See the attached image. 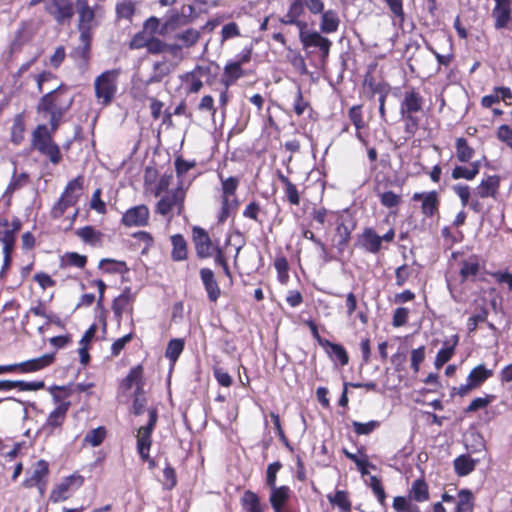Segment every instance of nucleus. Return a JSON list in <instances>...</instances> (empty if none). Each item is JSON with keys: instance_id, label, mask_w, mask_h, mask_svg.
<instances>
[{"instance_id": "f257e3e1", "label": "nucleus", "mask_w": 512, "mask_h": 512, "mask_svg": "<svg viewBox=\"0 0 512 512\" xmlns=\"http://www.w3.org/2000/svg\"><path fill=\"white\" fill-rule=\"evenodd\" d=\"M252 47L244 48L234 59L227 61L221 74L220 83L223 87H231L238 80L255 74V67L251 64Z\"/></svg>"}, {"instance_id": "f03ea898", "label": "nucleus", "mask_w": 512, "mask_h": 512, "mask_svg": "<svg viewBox=\"0 0 512 512\" xmlns=\"http://www.w3.org/2000/svg\"><path fill=\"white\" fill-rule=\"evenodd\" d=\"M158 422V409L157 407H150L148 409V422L146 425L140 426L137 429L136 437V450L142 462L148 464V468L153 470L157 467L154 458L150 456V450L153 444L152 435Z\"/></svg>"}, {"instance_id": "7ed1b4c3", "label": "nucleus", "mask_w": 512, "mask_h": 512, "mask_svg": "<svg viewBox=\"0 0 512 512\" xmlns=\"http://www.w3.org/2000/svg\"><path fill=\"white\" fill-rule=\"evenodd\" d=\"M67 93V87L61 84L44 94L36 106L37 113L45 116L65 115L73 103V99L68 98Z\"/></svg>"}, {"instance_id": "20e7f679", "label": "nucleus", "mask_w": 512, "mask_h": 512, "mask_svg": "<svg viewBox=\"0 0 512 512\" xmlns=\"http://www.w3.org/2000/svg\"><path fill=\"white\" fill-rule=\"evenodd\" d=\"M221 182V207L217 213V222L224 224L230 217L231 213L236 211L239 206V201L236 197V192L240 184V179L236 176L225 178L221 172L217 173Z\"/></svg>"}, {"instance_id": "39448f33", "label": "nucleus", "mask_w": 512, "mask_h": 512, "mask_svg": "<svg viewBox=\"0 0 512 512\" xmlns=\"http://www.w3.org/2000/svg\"><path fill=\"white\" fill-rule=\"evenodd\" d=\"M84 188V176L78 175L68 181L58 200L50 209V217L54 220L61 218L68 208L75 206Z\"/></svg>"}, {"instance_id": "423d86ee", "label": "nucleus", "mask_w": 512, "mask_h": 512, "mask_svg": "<svg viewBox=\"0 0 512 512\" xmlns=\"http://www.w3.org/2000/svg\"><path fill=\"white\" fill-rule=\"evenodd\" d=\"M31 146L47 157L53 165H58L62 161L60 147L54 142L52 133L45 124H39L33 130Z\"/></svg>"}, {"instance_id": "0eeeda50", "label": "nucleus", "mask_w": 512, "mask_h": 512, "mask_svg": "<svg viewBox=\"0 0 512 512\" xmlns=\"http://www.w3.org/2000/svg\"><path fill=\"white\" fill-rule=\"evenodd\" d=\"M332 225H334L336 247L339 250H344L349 245L352 232L357 227V219L350 208L338 210Z\"/></svg>"}, {"instance_id": "6e6552de", "label": "nucleus", "mask_w": 512, "mask_h": 512, "mask_svg": "<svg viewBox=\"0 0 512 512\" xmlns=\"http://www.w3.org/2000/svg\"><path fill=\"white\" fill-rule=\"evenodd\" d=\"M119 74L118 69H112L102 72L95 78V97L103 107L109 106L115 98L118 89L117 79Z\"/></svg>"}, {"instance_id": "1a4fd4ad", "label": "nucleus", "mask_w": 512, "mask_h": 512, "mask_svg": "<svg viewBox=\"0 0 512 512\" xmlns=\"http://www.w3.org/2000/svg\"><path fill=\"white\" fill-rule=\"evenodd\" d=\"M192 242L199 259L214 258L215 260L219 254L224 253L219 240H212L209 233L200 226L192 228Z\"/></svg>"}, {"instance_id": "9d476101", "label": "nucleus", "mask_w": 512, "mask_h": 512, "mask_svg": "<svg viewBox=\"0 0 512 512\" xmlns=\"http://www.w3.org/2000/svg\"><path fill=\"white\" fill-rule=\"evenodd\" d=\"M85 483V477L74 471L72 474L65 476L60 482L56 483L49 494V501L53 504L64 502L80 489Z\"/></svg>"}, {"instance_id": "9b49d317", "label": "nucleus", "mask_w": 512, "mask_h": 512, "mask_svg": "<svg viewBox=\"0 0 512 512\" xmlns=\"http://www.w3.org/2000/svg\"><path fill=\"white\" fill-rule=\"evenodd\" d=\"M185 198V190L181 186H178L167 192L158 200L155 205V212L171 219L173 217V211L176 210V215L181 216L185 212Z\"/></svg>"}, {"instance_id": "f8f14e48", "label": "nucleus", "mask_w": 512, "mask_h": 512, "mask_svg": "<svg viewBox=\"0 0 512 512\" xmlns=\"http://www.w3.org/2000/svg\"><path fill=\"white\" fill-rule=\"evenodd\" d=\"M395 229L390 228L380 236L374 228L365 227L357 236L356 245L367 253L377 255L382 249V243H392L395 239Z\"/></svg>"}, {"instance_id": "ddd939ff", "label": "nucleus", "mask_w": 512, "mask_h": 512, "mask_svg": "<svg viewBox=\"0 0 512 512\" xmlns=\"http://www.w3.org/2000/svg\"><path fill=\"white\" fill-rule=\"evenodd\" d=\"M306 6L312 13H320L323 10L321 0H293L288 13L283 17L282 22L295 27L299 32H309L307 24L300 20L299 17Z\"/></svg>"}, {"instance_id": "4468645a", "label": "nucleus", "mask_w": 512, "mask_h": 512, "mask_svg": "<svg viewBox=\"0 0 512 512\" xmlns=\"http://www.w3.org/2000/svg\"><path fill=\"white\" fill-rule=\"evenodd\" d=\"M50 393L52 394L54 403L57 406L49 413L44 423V428L49 429L52 433L56 429H61L66 418L67 413L70 409L71 402L70 401H62L61 397L57 394V392L66 391V387L64 386H53L50 387Z\"/></svg>"}, {"instance_id": "2eb2a0df", "label": "nucleus", "mask_w": 512, "mask_h": 512, "mask_svg": "<svg viewBox=\"0 0 512 512\" xmlns=\"http://www.w3.org/2000/svg\"><path fill=\"white\" fill-rule=\"evenodd\" d=\"M178 36V40L182 42L181 44H168L153 37V34H149L146 49L151 54L167 52L173 56H177L183 46L190 47L194 45L198 41L200 34H178Z\"/></svg>"}, {"instance_id": "dca6fc26", "label": "nucleus", "mask_w": 512, "mask_h": 512, "mask_svg": "<svg viewBox=\"0 0 512 512\" xmlns=\"http://www.w3.org/2000/svg\"><path fill=\"white\" fill-rule=\"evenodd\" d=\"M212 66V63L198 64L180 77L187 93H198L203 88L202 79L211 84V78L214 77Z\"/></svg>"}, {"instance_id": "f3484780", "label": "nucleus", "mask_w": 512, "mask_h": 512, "mask_svg": "<svg viewBox=\"0 0 512 512\" xmlns=\"http://www.w3.org/2000/svg\"><path fill=\"white\" fill-rule=\"evenodd\" d=\"M55 360L54 354H44L38 358L20 363L0 365V375L6 373L27 374L40 371L50 366Z\"/></svg>"}, {"instance_id": "a211bd4d", "label": "nucleus", "mask_w": 512, "mask_h": 512, "mask_svg": "<svg viewBox=\"0 0 512 512\" xmlns=\"http://www.w3.org/2000/svg\"><path fill=\"white\" fill-rule=\"evenodd\" d=\"M411 200L420 202V212L425 219L439 218L441 199L436 190L415 192Z\"/></svg>"}, {"instance_id": "6ab92c4d", "label": "nucleus", "mask_w": 512, "mask_h": 512, "mask_svg": "<svg viewBox=\"0 0 512 512\" xmlns=\"http://www.w3.org/2000/svg\"><path fill=\"white\" fill-rule=\"evenodd\" d=\"M22 229V221L14 216L10 221L7 217L0 216V243L2 249H15L17 234Z\"/></svg>"}, {"instance_id": "aec40b11", "label": "nucleus", "mask_w": 512, "mask_h": 512, "mask_svg": "<svg viewBox=\"0 0 512 512\" xmlns=\"http://www.w3.org/2000/svg\"><path fill=\"white\" fill-rule=\"evenodd\" d=\"M121 225L127 228L146 227L150 223V209L146 204L128 208L121 216Z\"/></svg>"}, {"instance_id": "412c9836", "label": "nucleus", "mask_w": 512, "mask_h": 512, "mask_svg": "<svg viewBox=\"0 0 512 512\" xmlns=\"http://www.w3.org/2000/svg\"><path fill=\"white\" fill-rule=\"evenodd\" d=\"M434 36L432 43L435 47H432L431 50L436 56L439 64L448 66L452 59V39L450 34H432Z\"/></svg>"}, {"instance_id": "4be33fe9", "label": "nucleus", "mask_w": 512, "mask_h": 512, "mask_svg": "<svg viewBox=\"0 0 512 512\" xmlns=\"http://www.w3.org/2000/svg\"><path fill=\"white\" fill-rule=\"evenodd\" d=\"M377 65L378 63L376 61L371 62L364 75L363 88L367 89V96L370 99L374 98L376 95L380 96L390 93V85L383 80H377L373 75Z\"/></svg>"}, {"instance_id": "5701e85b", "label": "nucleus", "mask_w": 512, "mask_h": 512, "mask_svg": "<svg viewBox=\"0 0 512 512\" xmlns=\"http://www.w3.org/2000/svg\"><path fill=\"white\" fill-rule=\"evenodd\" d=\"M303 48L307 54L319 51L322 60H325L330 51L331 41L323 37L322 34H299Z\"/></svg>"}, {"instance_id": "b1692460", "label": "nucleus", "mask_w": 512, "mask_h": 512, "mask_svg": "<svg viewBox=\"0 0 512 512\" xmlns=\"http://www.w3.org/2000/svg\"><path fill=\"white\" fill-rule=\"evenodd\" d=\"M92 34H80L79 44L70 52V57L80 68H88L91 59Z\"/></svg>"}, {"instance_id": "393cba45", "label": "nucleus", "mask_w": 512, "mask_h": 512, "mask_svg": "<svg viewBox=\"0 0 512 512\" xmlns=\"http://www.w3.org/2000/svg\"><path fill=\"white\" fill-rule=\"evenodd\" d=\"M423 105V96L415 87H411L403 94V99L400 104V114L416 115L417 113L423 111Z\"/></svg>"}, {"instance_id": "a878e982", "label": "nucleus", "mask_w": 512, "mask_h": 512, "mask_svg": "<svg viewBox=\"0 0 512 512\" xmlns=\"http://www.w3.org/2000/svg\"><path fill=\"white\" fill-rule=\"evenodd\" d=\"M200 279L207 293V298L210 302L216 303L221 296L220 286L215 279V275L210 268H201L199 271Z\"/></svg>"}, {"instance_id": "bb28decb", "label": "nucleus", "mask_w": 512, "mask_h": 512, "mask_svg": "<svg viewBox=\"0 0 512 512\" xmlns=\"http://www.w3.org/2000/svg\"><path fill=\"white\" fill-rule=\"evenodd\" d=\"M500 177L498 175H489L482 179L475 188V196L481 199L493 198L497 199L500 188Z\"/></svg>"}, {"instance_id": "cd10ccee", "label": "nucleus", "mask_w": 512, "mask_h": 512, "mask_svg": "<svg viewBox=\"0 0 512 512\" xmlns=\"http://www.w3.org/2000/svg\"><path fill=\"white\" fill-rule=\"evenodd\" d=\"M49 473V463L44 459H40L35 463L32 475L22 481V486L26 489L34 488L35 485L47 480Z\"/></svg>"}, {"instance_id": "c85d7f7f", "label": "nucleus", "mask_w": 512, "mask_h": 512, "mask_svg": "<svg viewBox=\"0 0 512 512\" xmlns=\"http://www.w3.org/2000/svg\"><path fill=\"white\" fill-rule=\"evenodd\" d=\"M45 388L43 380L24 381V380H0V391H11L17 389L19 391H39Z\"/></svg>"}, {"instance_id": "c756f323", "label": "nucleus", "mask_w": 512, "mask_h": 512, "mask_svg": "<svg viewBox=\"0 0 512 512\" xmlns=\"http://www.w3.org/2000/svg\"><path fill=\"white\" fill-rule=\"evenodd\" d=\"M134 302V296L129 287H126L122 293L113 300L112 310L115 318L120 321L123 317L124 312L132 311Z\"/></svg>"}, {"instance_id": "7c9ffc66", "label": "nucleus", "mask_w": 512, "mask_h": 512, "mask_svg": "<svg viewBox=\"0 0 512 512\" xmlns=\"http://www.w3.org/2000/svg\"><path fill=\"white\" fill-rule=\"evenodd\" d=\"M270 490L269 502L273 512H280L290 500L292 491L287 485L276 486Z\"/></svg>"}, {"instance_id": "2f4dec72", "label": "nucleus", "mask_w": 512, "mask_h": 512, "mask_svg": "<svg viewBox=\"0 0 512 512\" xmlns=\"http://www.w3.org/2000/svg\"><path fill=\"white\" fill-rule=\"evenodd\" d=\"M322 348L333 362L338 363L342 367L349 364V355L343 345L327 340L324 342Z\"/></svg>"}, {"instance_id": "473e14b6", "label": "nucleus", "mask_w": 512, "mask_h": 512, "mask_svg": "<svg viewBox=\"0 0 512 512\" xmlns=\"http://www.w3.org/2000/svg\"><path fill=\"white\" fill-rule=\"evenodd\" d=\"M75 235L79 237L83 243L93 247H101L103 244L104 234L91 225L78 228L75 231Z\"/></svg>"}, {"instance_id": "72a5a7b5", "label": "nucleus", "mask_w": 512, "mask_h": 512, "mask_svg": "<svg viewBox=\"0 0 512 512\" xmlns=\"http://www.w3.org/2000/svg\"><path fill=\"white\" fill-rule=\"evenodd\" d=\"M79 13V29L81 32H89L95 27V15L85 0L77 1Z\"/></svg>"}, {"instance_id": "f704fd0d", "label": "nucleus", "mask_w": 512, "mask_h": 512, "mask_svg": "<svg viewBox=\"0 0 512 512\" xmlns=\"http://www.w3.org/2000/svg\"><path fill=\"white\" fill-rule=\"evenodd\" d=\"M458 342V335H453L450 340L444 341V347L437 352L435 357L434 365L437 369L443 367L454 356Z\"/></svg>"}, {"instance_id": "c9c22d12", "label": "nucleus", "mask_w": 512, "mask_h": 512, "mask_svg": "<svg viewBox=\"0 0 512 512\" xmlns=\"http://www.w3.org/2000/svg\"><path fill=\"white\" fill-rule=\"evenodd\" d=\"M408 498L411 501L423 503L429 500V486L424 478L414 480L408 490Z\"/></svg>"}, {"instance_id": "e433bc0d", "label": "nucleus", "mask_w": 512, "mask_h": 512, "mask_svg": "<svg viewBox=\"0 0 512 512\" xmlns=\"http://www.w3.org/2000/svg\"><path fill=\"white\" fill-rule=\"evenodd\" d=\"M459 276L461 282L464 283L471 277H475L480 271V259L476 254L470 255L467 259H464L460 263Z\"/></svg>"}, {"instance_id": "4c0bfd02", "label": "nucleus", "mask_w": 512, "mask_h": 512, "mask_svg": "<svg viewBox=\"0 0 512 512\" xmlns=\"http://www.w3.org/2000/svg\"><path fill=\"white\" fill-rule=\"evenodd\" d=\"M363 105H353L348 110V118L352 122V124L355 126L356 129V138L360 140L361 142L366 144V140L362 135V130L367 127V123L364 120L363 117V111H362Z\"/></svg>"}, {"instance_id": "58836bf2", "label": "nucleus", "mask_w": 512, "mask_h": 512, "mask_svg": "<svg viewBox=\"0 0 512 512\" xmlns=\"http://www.w3.org/2000/svg\"><path fill=\"white\" fill-rule=\"evenodd\" d=\"M327 499L332 507L337 508L339 512L352 511V501L346 490H335L334 493L327 494Z\"/></svg>"}, {"instance_id": "ea45409f", "label": "nucleus", "mask_w": 512, "mask_h": 512, "mask_svg": "<svg viewBox=\"0 0 512 512\" xmlns=\"http://www.w3.org/2000/svg\"><path fill=\"white\" fill-rule=\"evenodd\" d=\"M49 11L58 22L69 20L74 14L73 6L69 0H53L49 6Z\"/></svg>"}, {"instance_id": "a19ab883", "label": "nucleus", "mask_w": 512, "mask_h": 512, "mask_svg": "<svg viewBox=\"0 0 512 512\" xmlns=\"http://www.w3.org/2000/svg\"><path fill=\"white\" fill-rule=\"evenodd\" d=\"M277 177L279 181L282 183L285 193V198L290 205L298 206L300 204V194L294 183L282 173V171H277Z\"/></svg>"}, {"instance_id": "79ce46f5", "label": "nucleus", "mask_w": 512, "mask_h": 512, "mask_svg": "<svg viewBox=\"0 0 512 512\" xmlns=\"http://www.w3.org/2000/svg\"><path fill=\"white\" fill-rule=\"evenodd\" d=\"M492 376L493 371L491 369H487L484 364H479L469 372L466 380L475 389H478Z\"/></svg>"}, {"instance_id": "37998d69", "label": "nucleus", "mask_w": 512, "mask_h": 512, "mask_svg": "<svg viewBox=\"0 0 512 512\" xmlns=\"http://www.w3.org/2000/svg\"><path fill=\"white\" fill-rule=\"evenodd\" d=\"M171 259L175 262L184 261L188 257V244L182 234L171 236Z\"/></svg>"}, {"instance_id": "c03bdc74", "label": "nucleus", "mask_w": 512, "mask_h": 512, "mask_svg": "<svg viewBox=\"0 0 512 512\" xmlns=\"http://www.w3.org/2000/svg\"><path fill=\"white\" fill-rule=\"evenodd\" d=\"M480 166V161L469 162V167L456 165L452 169L451 177L454 180L465 179L471 181L479 174Z\"/></svg>"}, {"instance_id": "a18cd8bd", "label": "nucleus", "mask_w": 512, "mask_h": 512, "mask_svg": "<svg viewBox=\"0 0 512 512\" xmlns=\"http://www.w3.org/2000/svg\"><path fill=\"white\" fill-rule=\"evenodd\" d=\"M292 111L297 117H301L305 112L311 113L313 111L310 101L304 98L302 88L299 84L296 86L294 92Z\"/></svg>"}, {"instance_id": "49530a36", "label": "nucleus", "mask_w": 512, "mask_h": 512, "mask_svg": "<svg viewBox=\"0 0 512 512\" xmlns=\"http://www.w3.org/2000/svg\"><path fill=\"white\" fill-rule=\"evenodd\" d=\"M456 158L461 163H469L475 155V150L464 137L455 140Z\"/></svg>"}, {"instance_id": "de8ad7c7", "label": "nucleus", "mask_w": 512, "mask_h": 512, "mask_svg": "<svg viewBox=\"0 0 512 512\" xmlns=\"http://www.w3.org/2000/svg\"><path fill=\"white\" fill-rule=\"evenodd\" d=\"M144 381V368L142 364H138L130 369L125 378L121 380L120 387L124 391H129L133 385H140Z\"/></svg>"}, {"instance_id": "09e8293b", "label": "nucleus", "mask_w": 512, "mask_h": 512, "mask_svg": "<svg viewBox=\"0 0 512 512\" xmlns=\"http://www.w3.org/2000/svg\"><path fill=\"white\" fill-rule=\"evenodd\" d=\"M98 268L106 274H124L129 270L125 261L111 258L101 259L98 264Z\"/></svg>"}, {"instance_id": "8fccbe9b", "label": "nucleus", "mask_w": 512, "mask_h": 512, "mask_svg": "<svg viewBox=\"0 0 512 512\" xmlns=\"http://www.w3.org/2000/svg\"><path fill=\"white\" fill-rule=\"evenodd\" d=\"M376 195L381 205L388 209L398 208L402 203V195L397 194L391 190L380 191V186L375 188Z\"/></svg>"}, {"instance_id": "3c124183", "label": "nucleus", "mask_w": 512, "mask_h": 512, "mask_svg": "<svg viewBox=\"0 0 512 512\" xmlns=\"http://www.w3.org/2000/svg\"><path fill=\"white\" fill-rule=\"evenodd\" d=\"M338 213V210H329L325 207L313 208L310 215L314 222L318 224V228L324 227L326 224L332 225V222Z\"/></svg>"}, {"instance_id": "603ef678", "label": "nucleus", "mask_w": 512, "mask_h": 512, "mask_svg": "<svg viewBox=\"0 0 512 512\" xmlns=\"http://www.w3.org/2000/svg\"><path fill=\"white\" fill-rule=\"evenodd\" d=\"M489 315V311L485 305V303H482L480 306H478L475 310V313L470 316L467 320V330L469 334H472L476 332L479 324L487 322Z\"/></svg>"}, {"instance_id": "864d4df0", "label": "nucleus", "mask_w": 512, "mask_h": 512, "mask_svg": "<svg viewBox=\"0 0 512 512\" xmlns=\"http://www.w3.org/2000/svg\"><path fill=\"white\" fill-rule=\"evenodd\" d=\"M454 470L458 476H467L474 471L476 461L469 455H460L454 459Z\"/></svg>"}, {"instance_id": "5fc2aeb1", "label": "nucleus", "mask_w": 512, "mask_h": 512, "mask_svg": "<svg viewBox=\"0 0 512 512\" xmlns=\"http://www.w3.org/2000/svg\"><path fill=\"white\" fill-rule=\"evenodd\" d=\"M107 437V429L105 426H99L86 433L83 438V445H89L91 447L100 446Z\"/></svg>"}, {"instance_id": "6e6d98bb", "label": "nucleus", "mask_w": 512, "mask_h": 512, "mask_svg": "<svg viewBox=\"0 0 512 512\" xmlns=\"http://www.w3.org/2000/svg\"><path fill=\"white\" fill-rule=\"evenodd\" d=\"M241 504L246 512H263L259 496L251 490L244 492Z\"/></svg>"}, {"instance_id": "4d7b16f0", "label": "nucleus", "mask_w": 512, "mask_h": 512, "mask_svg": "<svg viewBox=\"0 0 512 512\" xmlns=\"http://www.w3.org/2000/svg\"><path fill=\"white\" fill-rule=\"evenodd\" d=\"M87 264V257L77 252H66L60 260V265L63 268L76 267L79 269L85 268Z\"/></svg>"}, {"instance_id": "13d9d810", "label": "nucleus", "mask_w": 512, "mask_h": 512, "mask_svg": "<svg viewBox=\"0 0 512 512\" xmlns=\"http://www.w3.org/2000/svg\"><path fill=\"white\" fill-rule=\"evenodd\" d=\"M185 342L181 338L171 339L165 350V357L171 362V364H175L179 359L181 353L184 350Z\"/></svg>"}, {"instance_id": "bf43d9fd", "label": "nucleus", "mask_w": 512, "mask_h": 512, "mask_svg": "<svg viewBox=\"0 0 512 512\" xmlns=\"http://www.w3.org/2000/svg\"><path fill=\"white\" fill-rule=\"evenodd\" d=\"M116 14L118 20H129L133 21L134 17H137V11L135 5L130 0H122L116 4Z\"/></svg>"}, {"instance_id": "052dcab7", "label": "nucleus", "mask_w": 512, "mask_h": 512, "mask_svg": "<svg viewBox=\"0 0 512 512\" xmlns=\"http://www.w3.org/2000/svg\"><path fill=\"white\" fill-rule=\"evenodd\" d=\"M274 268L277 272V279L281 284H287L289 281L290 266L284 255H277L274 260Z\"/></svg>"}, {"instance_id": "680f3d73", "label": "nucleus", "mask_w": 512, "mask_h": 512, "mask_svg": "<svg viewBox=\"0 0 512 512\" xmlns=\"http://www.w3.org/2000/svg\"><path fill=\"white\" fill-rule=\"evenodd\" d=\"M265 214L260 203L256 200L250 201L243 210V217L250 219L258 224H263L264 220L261 215Z\"/></svg>"}, {"instance_id": "e2e57ef3", "label": "nucleus", "mask_w": 512, "mask_h": 512, "mask_svg": "<svg viewBox=\"0 0 512 512\" xmlns=\"http://www.w3.org/2000/svg\"><path fill=\"white\" fill-rule=\"evenodd\" d=\"M25 133V122L23 116L18 114L15 116L13 120V125L11 127V136L10 140L13 144L19 145L24 140Z\"/></svg>"}, {"instance_id": "0e129e2a", "label": "nucleus", "mask_w": 512, "mask_h": 512, "mask_svg": "<svg viewBox=\"0 0 512 512\" xmlns=\"http://www.w3.org/2000/svg\"><path fill=\"white\" fill-rule=\"evenodd\" d=\"M288 62L293 66L295 71L300 75L308 74V69L304 57L299 51L288 49L286 54Z\"/></svg>"}, {"instance_id": "69168bd1", "label": "nucleus", "mask_w": 512, "mask_h": 512, "mask_svg": "<svg viewBox=\"0 0 512 512\" xmlns=\"http://www.w3.org/2000/svg\"><path fill=\"white\" fill-rule=\"evenodd\" d=\"M456 512H473L474 496L468 489H462L458 493Z\"/></svg>"}, {"instance_id": "338daca9", "label": "nucleus", "mask_w": 512, "mask_h": 512, "mask_svg": "<svg viewBox=\"0 0 512 512\" xmlns=\"http://www.w3.org/2000/svg\"><path fill=\"white\" fill-rule=\"evenodd\" d=\"M369 481H370L369 486H370L374 496L376 497L377 501L383 508H386L387 507V502H386L387 494L385 492V489H384L381 479L374 475V476L370 477Z\"/></svg>"}, {"instance_id": "774afa93", "label": "nucleus", "mask_w": 512, "mask_h": 512, "mask_svg": "<svg viewBox=\"0 0 512 512\" xmlns=\"http://www.w3.org/2000/svg\"><path fill=\"white\" fill-rule=\"evenodd\" d=\"M404 121L405 141L412 139L417 133L420 125V118L416 115H401Z\"/></svg>"}]
</instances>
